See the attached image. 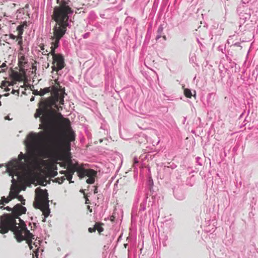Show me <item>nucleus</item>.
I'll return each mask as SVG.
<instances>
[{"label": "nucleus", "instance_id": "obj_1", "mask_svg": "<svg viewBox=\"0 0 258 258\" xmlns=\"http://www.w3.org/2000/svg\"><path fill=\"white\" fill-rule=\"evenodd\" d=\"M0 209L12 212L11 214H5L0 216V233L4 234L9 230L12 231L18 242L26 240L30 249H32V239H35V236L27 229L25 222L19 218L21 214L26 213V208L17 204L13 209L8 206L6 208L1 206Z\"/></svg>", "mask_w": 258, "mask_h": 258}, {"label": "nucleus", "instance_id": "obj_2", "mask_svg": "<svg viewBox=\"0 0 258 258\" xmlns=\"http://www.w3.org/2000/svg\"><path fill=\"white\" fill-rule=\"evenodd\" d=\"M45 132L38 133L31 132L27 136L25 144L32 155L41 159L51 158L60 153L64 147V140L60 135H56L49 142L44 143Z\"/></svg>", "mask_w": 258, "mask_h": 258}, {"label": "nucleus", "instance_id": "obj_3", "mask_svg": "<svg viewBox=\"0 0 258 258\" xmlns=\"http://www.w3.org/2000/svg\"><path fill=\"white\" fill-rule=\"evenodd\" d=\"M51 94L54 99H49L40 102V107L36 110L34 114L35 118L40 117L41 123L39 128L46 129L49 127H54L55 126V111L53 108L59 110L57 104L59 102L60 104H63L64 97L66 94L64 90L58 88L57 86L52 88Z\"/></svg>", "mask_w": 258, "mask_h": 258}, {"label": "nucleus", "instance_id": "obj_4", "mask_svg": "<svg viewBox=\"0 0 258 258\" xmlns=\"http://www.w3.org/2000/svg\"><path fill=\"white\" fill-rule=\"evenodd\" d=\"M67 31V28L61 27V26L54 27L53 29V36L52 37V45L51 47V53L53 58V64L52 67V70L58 71L62 70L64 67V59L63 55L61 54H56L55 49L57 48L59 44L60 39L65 34Z\"/></svg>", "mask_w": 258, "mask_h": 258}, {"label": "nucleus", "instance_id": "obj_5", "mask_svg": "<svg viewBox=\"0 0 258 258\" xmlns=\"http://www.w3.org/2000/svg\"><path fill=\"white\" fill-rule=\"evenodd\" d=\"M59 4V8H55L53 11V18L56 24L54 27L61 26L62 28L70 27L71 20L70 18L73 13V11L68 5V2L66 0H56Z\"/></svg>", "mask_w": 258, "mask_h": 258}, {"label": "nucleus", "instance_id": "obj_6", "mask_svg": "<svg viewBox=\"0 0 258 258\" xmlns=\"http://www.w3.org/2000/svg\"><path fill=\"white\" fill-rule=\"evenodd\" d=\"M24 158L25 155L21 152L18 159H13L6 165V170L12 177L15 175L18 179L22 180L27 176L28 170L25 164L22 161Z\"/></svg>", "mask_w": 258, "mask_h": 258}, {"label": "nucleus", "instance_id": "obj_7", "mask_svg": "<svg viewBox=\"0 0 258 258\" xmlns=\"http://www.w3.org/2000/svg\"><path fill=\"white\" fill-rule=\"evenodd\" d=\"M35 202L34 203V207L40 209L45 217H47L50 212L48 194L47 190H42L38 187L35 190Z\"/></svg>", "mask_w": 258, "mask_h": 258}, {"label": "nucleus", "instance_id": "obj_8", "mask_svg": "<svg viewBox=\"0 0 258 258\" xmlns=\"http://www.w3.org/2000/svg\"><path fill=\"white\" fill-rule=\"evenodd\" d=\"M96 171L91 169H80L78 171V176L81 178L84 177L85 176L89 177V178L86 180V182L89 184H92L94 182V177L96 176Z\"/></svg>", "mask_w": 258, "mask_h": 258}, {"label": "nucleus", "instance_id": "obj_9", "mask_svg": "<svg viewBox=\"0 0 258 258\" xmlns=\"http://www.w3.org/2000/svg\"><path fill=\"white\" fill-rule=\"evenodd\" d=\"M80 169H84L82 167H79L78 164H73L71 160L69 161L67 165V172L74 174L75 171L78 173V171Z\"/></svg>", "mask_w": 258, "mask_h": 258}, {"label": "nucleus", "instance_id": "obj_10", "mask_svg": "<svg viewBox=\"0 0 258 258\" xmlns=\"http://www.w3.org/2000/svg\"><path fill=\"white\" fill-rule=\"evenodd\" d=\"M18 193L15 192L13 191H11L9 194V197L6 198L5 197H2V199L0 200V205L7 204L11 201L13 199H14L17 197Z\"/></svg>", "mask_w": 258, "mask_h": 258}, {"label": "nucleus", "instance_id": "obj_11", "mask_svg": "<svg viewBox=\"0 0 258 258\" xmlns=\"http://www.w3.org/2000/svg\"><path fill=\"white\" fill-rule=\"evenodd\" d=\"M58 117L61 119V124L63 128L69 129L70 128V121L69 119L63 118L62 115L60 113H58Z\"/></svg>", "mask_w": 258, "mask_h": 258}, {"label": "nucleus", "instance_id": "obj_12", "mask_svg": "<svg viewBox=\"0 0 258 258\" xmlns=\"http://www.w3.org/2000/svg\"><path fill=\"white\" fill-rule=\"evenodd\" d=\"M239 15L241 20L243 21L244 23L249 20L251 16V15L249 12L241 13Z\"/></svg>", "mask_w": 258, "mask_h": 258}, {"label": "nucleus", "instance_id": "obj_13", "mask_svg": "<svg viewBox=\"0 0 258 258\" xmlns=\"http://www.w3.org/2000/svg\"><path fill=\"white\" fill-rule=\"evenodd\" d=\"M66 131H68L69 133V138L70 141H73L75 140V135L74 132L72 131L71 127L70 126V128L69 129L67 128H64Z\"/></svg>", "mask_w": 258, "mask_h": 258}, {"label": "nucleus", "instance_id": "obj_14", "mask_svg": "<svg viewBox=\"0 0 258 258\" xmlns=\"http://www.w3.org/2000/svg\"><path fill=\"white\" fill-rule=\"evenodd\" d=\"M49 92H50L49 88H45L43 89H41L40 92V96H43L45 94L48 93Z\"/></svg>", "mask_w": 258, "mask_h": 258}, {"label": "nucleus", "instance_id": "obj_15", "mask_svg": "<svg viewBox=\"0 0 258 258\" xmlns=\"http://www.w3.org/2000/svg\"><path fill=\"white\" fill-rule=\"evenodd\" d=\"M184 93L185 96L186 97L191 98V97L192 96V94H191V91L189 89H184Z\"/></svg>", "mask_w": 258, "mask_h": 258}, {"label": "nucleus", "instance_id": "obj_16", "mask_svg": "<svg viewBox=\"0 0 258 258\" xmlns=\"http://www.w3.org/2000/svg\"><path fill=\"white\" fill-rule=\"evenodd\" d=\"M94 226L95 231L97 230L99 232V233H100L101 232L103 231V228L98 223H96L94 225Z\"/></svg>", "mask_w": 258, "mask_h": 258}, {"label": "nucleus", "instance_id": "obj_17", "mask_svg": "<svg viewBox=\"0 0 258 258\" xmlns=\"http://www.w3.org/2000/svg\"><path fill=\"white\" fill-rule=\"evenodd\" d=\"M16 38V36H15L14 35H13L12 34H11L9 35H6L5 36V39L6 41L8 40V39H12L14 40V39H15Z\"/></svg>", "mask_w": 258, "mask_h": 258}, {"label": "nucleus", "instance_id": "obj_18", "mask_svg": "<svg viewBox=\"0 0 258 258\" xmlns=\"http://www.w3.org/2000/svg\"><path fill=\"white\" fill-rule=\"evenodd\" d=\"M17 41H18V44L22 47V37L21 35H20L17 38Z\"/></svg>", "mask_w": 258, "mask_h": 258}, {"label": "nucleus", "instance_id": "obj_19", "mask_svg": "<svg viewBox=\"0 0 258 258\" xmlns=\"http://www.w3.org/2000/svg\"><path fill=\"white\" fill-rule=\"evenodd\" d=\"M235 37L236 38V39H237V36L236 35H232V36H229V37L228 39L227 40V43L228 44H230L231 43H233V42H232V41H231V40H232V39L233 38H235Z\"/></svg>", "mask_w": 258, "mask_h": 258}, {"label": "nucleus", "instance_id": "obj_20", "mask_svg": "<svg viewBox=\"0 0 258 258\" xmlns=\"http://www.w3.org/2000/svg\"><path fill=\"white\" fill-rule=\"evenodd\" d=\"M73 174H70V173H67V174H66L67 178L68 180L70 181V182H73V181H71V179L73 178Z\"/></svg>", "mask_w": 258, "mask_h": 258}, {"label": "nucleus", "instance_id": "obj_21", "mask_svg": "<svg viewBox=\"0 0 258 258\" xmlns=\"http://www.w3.org/2000/svg\"><path fill=\"white\" fill-rule=\"evenodd\" d=\"M18 199L20 201L22 202V204L23 205H25V200L24 199L23 197L21 195H18Z\"/></svg>", "mask_w": 258, "mask_h": 258}, {"label": "nucleus", "instance_id": "obj_22", "mask_svg": "<svg viewBox=\"0 0 258 258\" xmlns=\"http://www.w3.org/2000/svg\"><path fill=\"white\" fill-rule=\"evenodd\" d=\"M163 31V27L162 25H160L157 30L158 34H162V33Z\"/></svg>", "mask_w": 258, "mask_h": 258}, {"label": "nucleus", "instance_id": "obj_23", "mask_svg": "<svg viewBox=\"0 0 258 258\" xmlns=\"http://www.w3.org/2000/svg\"><path fill=\"white\" fill-rule=\"evenodd\" d=\"M66 179L64 176H62L60 178H57V181L59 183V184H61L62 183L63 181Z\"/></svg>", "mask_w": 258, "mask_h": 258}, {"label": "nucleus", "instance_id": "obj_24", "mask_svg": "<svg viewBox=\"0 0 258 258\" xmlns=\"http://www.w3.org/2000/svg\"><path fill=\"white\" fill-rule=\"evenodd\" d=\"M23 26L22 25H19L17 27V30L19 31V32L20 33V35H21L22 33V31H23Z\"/></svg>", "mask_w": 258, "mask_h": 258}, {"label": "nucleus", "instance_id": "obj_25", "mask_svg": "<svg viewBox=\"0 0 258 258\" xmlns=\"http://www.w3.org/2000/svg\"><path fill=\"white\" fill-rule=\"evenodd\" d=\"M40 49L41 50L43 51V52H42L43 54L45 55L46 53L48 52L47 50H44V46L43 45H42V46H40Z\"/></svg>", "mask_w": 258, "mask_h": 258}, {"label": "nucleus", "instance_id": "obj_26", "mask_svg": "<svg viewBox=\"0 0 258 258\" xmlns=\"http://www.w3.org/2000/svg\"><path fill=\"white\" fill-rule=\"evenodd\" d=\"M88 231L89 232H91V233L93 232H95V226H94L93 228H91V227L89 228Z\"/></svg>", "mask_w": 258, "mask_h": 258}, {"label": "nucleus", "instance_id": "obj_27", "mask_svg": "<svg viewBox=\"0 0 258 258\" xmlns=\"http://www.w3.org/2000/svg\"><path fill=\"white\" fill-rule=\"evenodd\" d=\"M200 159H201V158L200 157H197V158H196L197 162L198 163V164L200 165H202V163L200 162Z\"/></svg>", "mask_w": 258, "mask_h": 258}, {"label": "nucleus", "instance_id": "obj_28", "mask_svg": "<svg viewBox=\"0 0 258 258\" xmlns=\"http://www.w3.org/2000/svg\"><path fill=\"white\" fill-rule=\"evenodd\" d=\"M40 91H38L37 90H35L33 92V94L35 95H40Z\"/></svg>", "mask_w": 258, "mask_h": 258}, {"label": "nucleus", "instance_id": "obj_29", "mask_svg": "<svg viewBox=\"0 0 258 258\" xmlns=\"http://www.w3.org/2000/svg\"><path fill=\"white\" fill-rule=\"evenodd\" d=\"M233 45L234 46H238V47H241V45H240V43L239 42H235L233 44Z\"/></svg>", "mask_w": 258, "mask_h": 258}, {"label": "nucleus", "instance_id": "obj_30", "mask_svg": "<svg viewBox=\"0 0 258 258\" xmlns=\"http://www.w3.org/2000/svg\"><path fill=\"white\" fill-rule=\"evenodd\" d=\"M89 35V33H85V34H84L83 35V38H87L88 37Z\"/></svg>", "mask_w": 258, "mask_h": 258}, {"label": "nucleus", "instance_id": "obj_31", "mask_svg": "<svg viewBox=\"0 0 258 258\" xmlns=\"http://www.w3.org/2000/svg\"><path fill=\"white\" fill-rule=\"evenodd\" d=\"M161 37V34H158L156 37V40H158L159 38Z\"/></svg>", "mask_w": 258, "mask_h": 258}, {"label": "nucleus", "instance_id": "obj_32", "mask_svg": "<svg viewBox=\"0 0 258 258\" xmlns=\"http://www.w3.org/2000/svg\"><path fill=\"white\" fill-rule=\"evenodd\" d=\"M8 82L7 81H3V83H2V86H6L7 85V84H8Z\"/></svg>", "mask_w": 258, "mask_h": 258}, {"label": "nucleus", "instance_id": "obj_33", "mask_svg": "<svg viewBox=\"0 0 258 258\" xmlns=\"http://www.w3.org/2000/svg\"><path fill=\"white\" fill-rule=\"evenodd\" d=\"M16 92H17L18 93H19L18 90H13L12 91V93L14 94H15Z\"/></svg>", "mask_w": 258, "mask_h": 258}, {"label": "nucleus", "instance_id": "obj_34", "mask_svg": "<svg viewBox=\"0 0 258 258\" xmlns=\"http://www.w3.org/2000/svg\"><path fill=\"white\" fill-rule=\"evenodd\" d=\"M5 119L6 120H11V119H12L11 118H10L9 117V116H8H8H6L5 117Z\"/></svg>", "mask_w": 258, "mask_h": 258}, {"label": "nucleus", "instance_id": "obj_35", "mask_svg": "<svg viewBox=\"0 0 258 258\" xmlns=\"http://www.w3.org/2000/svg\"><path fill=\"white\" fill-rule=\"evenodd\" d=\"M98 192L97 188L95 187L94 189V193L97 194Z\"/></svg>", "mask_w": 258, "mask_h": 258}, {"label": "nucleus", "instance_id": "obj_36", "mask_svg": "<svg viewBox=\"0 0 258 258\" xmlns=\"http://www.w3.org/2000/svg\"><path fill=\"white\" fill-rule=\"evenodd\" d=\"M8 84H8V86H13V85H14V83H13V82L9 83V82H8Z\"/></svg>", "mask_w": 258, "mask_h": 258}, {"label": "nucleus", "instance_id": "obj_37", "mask_svg": "<svg viewBox=\"0 0 258 258\" xmlns=\"http://www.w3.org/2000/svg\"><path fill=\"white\" fill-rule=\"evenodd\" d=\"M149 184L152 185L153 184V181L152 179L149 180Z\"/></svg>", "mask_w": 258, "mask_h": 258}, {"label": "nucleus", "instance_id": "obj_38", "mask_svg": "<svg viewBox=\"0 0 258 258\" xmlns=\"http://www.w3.org/2000/svg\"><path fill=\"white\" fill-rule=\"evenodd\" d=\"M34 100V96H32V97L30 99V101H33Z\"/></svg>", "mask_w": 258, "mask_h": 258}, {"label": "nucleus", "instance_id": "obj_39", "mask_svg": "<svg viewBox=\"0 0 258 258\" xmlns=\"http://www.w3.org/2000/svg\"><path fill=\"white\" fill-rule=\"evenodd\" d=\"M12 182L13 183H16V180L14 178H13V179L12 180Z\"/></svg>", "mask_w": 258, "mask_h": 258}, {"label": "nucleus", "instance_id": "obj_40", "mask_svg": "<svg viewBox=\"0 0 258 258\" xmlns=\"http://www.w3.org/2000/svg\"><path fill=\"white\" fill-rule=\"evenodd\" d=\"M145 208H145V206H144L142 207V210H145Z\"/></svg>", "mask_w": 258, "mask_h": 258}, {"label": "nucleus", "instance_id": "obj_41", "mask_svg": "<svg viewBox=\"0 0 258 258\" xmlns=\"http://www.w3.org/2000/svg\"><path fill=\"white\" fill-rule=\"evenodd\" d=\"M163 38L164 39V40H166V37L165 36H163Z\"/></svg>", "mask_w": 258, "mask_h": 258}, {"label": "nucleus", "instance_id": "obj_42", "mask_svg": "<svg viewBox=\"0 0 258 258\" xmlns=\"http://www.w3.org/2000/svg\"><path fill=\"white\" fill-rule=\"evenodd\" d=\"M9 95V93H7V94H6L5 95V96H8Z\"/></svg>", "mask_w": 258, "mask_h": 258}, {"label": "nucleus", "instance_id": "obj_43", "mask_svg": "<svg viewBox=\"0 0 258 258\" xmlns=\"http://www.w3.org/2000/svg\"><path fill=\"white\" fill-rule=\"evenodd\" d=\"M9 90H10V89L7 88V89H6V91H9Z\"/></svg>", "mask_w": 258, "mask_h": 258}, {"label": "nucleus", "instance_id": "obj_44", "mask_svg": "<svg viewBox=\"0 0 258 258\" xmlns=\"http://www.w3.org/2000/svg\"><path fill=\"white\" fill-rule=\"evenodd\" d=\"M185 120H186V118L185 117L184 119V120L185 121Z\"/></svg>", "mask_w": 258, "mask_h": 258}, {"label": "nucleus", "instance_id": "obj_45", "mask_svg": "<svg viewBox=\"0 0 258 258\" xmlns=\"http://www.w3.org/2000/svg\"><path fill=\"white\" fill-rule=\"evenodd\" d=\"M1 105V102L0 101V106Z\"/></svg>", "mask_w": 258, "mask_h": 258}]
</instances>
